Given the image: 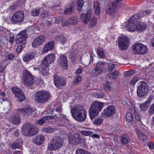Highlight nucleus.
<instances>
[{"label":"nucleus","mask_w":154,"mask_h":154,"mask_svg":"<svg viewBox=\"0 0 154 154\" xmlns=\"http://www.w3.org/2000/svg\"><path fill=\"white\" fill-rule=\"evenodd\" d=\"M73 117L77 121L82 122L84 121L86 117L85 110L84 107L79 105L75 106L71 109Z\"/></svg>","instance_id":"1"},{"label":"nucleus","mask_w":154,"mask_h":154,"mask_svg":"<svg viewBox=\"0 0 154 154\" xmlns=\"http://www.w3.org/2000/svg\"><path fill=\"white\" fill-rule=\"evenodd\" d=\"M63 144V141L62 138L57 137L52 138L48 143L47 149L48 150L54 151L60 149Z\"/></svg>","instance_id":"2"},{"label":"nucleus","mask_w":154,"mask_h":154,"mask_svg":"<svg viewBox=\"0 0 154 154\" xmlns=\"http://www.w3.org/2000/svg\"><path fill=\"white\" fill-rule=\"evenodd\" d=\"M50 94L47 91L43 90L39 91L35 94L34 100L39 103H44L48 101L50 98Z\"/></svg>","instance_id":"3"},{"label":"nucleus","mask_w":154,"mask_h":154,"mask_svg":"<svg viewBox=\"0 0 154 154\" xmlns=\"http://www.w3.org/2000/svg\"><path fill=\"white\" fill-rule=\"evenodd\" d=\"M103 104V103L96 101L92 103L89 109V115L91 119L98 115L102 109Z\"/></svg>","instance_id":"4"},{"label":"nucleus","mask_w":154,"mask_h":154,"mask_svg":"<svg viewBox=\"0 0 154 154\" xmlns=\"http://www.w3.org/2000/svg\"><path fill=\"white\" fill-rule=\"evenodd\" d=\"M39 131L38 128H35L33 125L29 123H26L23 126L21 132L26 136H32L37 134Z\"/></svg>","instance_id":"5"},{"label":"nucleus","mask_w":154,"mask_h":154,"mask_svg":"<svg viewBox=\"0 0 154 154\" xmlns=\"http://www.w3.org/2000/svg\"><path fill=\"white\" fill-rule=\"evenodd\" d=\"M107 63L103 61H99L95 67L92 70L91 74L93 76L96 77L103 73L106 69Z\"/></svg>","instance_id":"6"},{"label":"nucleus","mask_w":154,"mask_h":154,"mask_svg":"<svg viewBox=\"0 0 154 154\" xmlns=\"http://www.w3.org/2000/svg\"><path fill=\"white\" fill-rule=\"evenodd\" d=\"M149 91L147 84L145 82L142 81L140 82L137 88V94L139 97H142L147 94Z\"/></svg>","instance_id":"7"},{"label":"nucleus","mask_w":154,"mask_h":154,"mask_svg":"<svg viewBox=\"0 0 154 154\" xmlns=\"http://www.w3.org/2000/svg\"><path fill=\"white\" fill-rule=\"evenodd\" d=\"M132 49L133 53L135 54H143L148 51L146 47L140 43H135L132 46Z\"/></svg>","instance_id":"8"},{"label":"nucleus","mask_w":154,"mask_h":154,"mask_svg":"<svg viewBox=\"0 0 154 154\" xmlns=\"http://www.w3.org/2000/svg\"><path fill=\"white\" fill-rule=\"evenodd\" d=\"M129 40L128 38L125 36H121L118 41V46L122 50H126L128 48L129 45Z\"/></svg>","instance_id":"9"},{"label":"nucleus","mask_w":154,"mask_h":154,"mask_svg":"<svg viewBox=\"0 0 154 154\" xmlns=\"http://www.w3.org/2000/svg\"><path fill=\"white\" fill-rule=\"evenodd\" d=\"M23 82L24 85L27 86L33 85L34 84L35 80L33 75L27 70L24 72Z\"/></svg>","instance_id":"10"},{"label":"nucleus","mask_w":154,"mask_h":154,"mask_svg":"<svg viewBox=\"0 0 154 154\" xmlns=\"http://www.w3.org/2000/svg\"><path fill=\"white\" fill-rule=\"evenodd\" d=\"M28 37V35L26 30L21 31L16 36L15 40L16 43L19 44L22 43L25 45L26 43V39Z\"/></svg>","instance_id":"11"},{"label":"nucleus","mask_w":154,"mask_h":154,"mask_svg":"<svg viewBox=\"0 0 154 154\" xmlns=\"http://www.w3.org/2000/svg\"><path fill=\"white\" fill-rule=\"evenodd\" d=\"M120 7L119 4H118L114 1L108 6L106 9V13L110 15H113L117 12Z\"/></svg>","instance_id":"12"},{"label":"nucleus","mask_w":154,"mask_h":154,"mask_svg":"<svg viewBox=\"0 0 154 154\" xmlns=\"http://www.w3.org/2000/svg\"><path fill=\"white\" fill-rule=\"evenodd\" d=\"M79 49L74 45L73 47L68 51V53L69 54L72 62H74L77 58L79 52Z\"/></svg>","instance_id":"13"},{"label":"nucleus","mask_w":154,"mask_h":154,"mask_svg":"<svg viewBox=\"0 0 154 154\" xmlns=\"http://www.w3.org/2000/svg\"><path fill=\"white\" fill-rule=\"evenodd\" d=\"M24 19V14L23 11H19L15 13L12 17V21L15 23H21Z\"/></svg>","instance_id":"14"},{"label":"nucleus","mask_w":154,"mask_h":154,"mask_svg":"<svg viewBox=\"0 0 154 154\" xmlns=\"http://www.w3.org/2000/svg\"><path fill=\"white\" fill-rule=\"evenodd\" d=\"M11 90L12 92L14 93L18 101L21 102L25 99V97L20 89L14 87L11 88Z\"/></svg>","instance_id":"15"},{"label":"nucleus","mask_w":154,"mask_h":154,"mask_svg":"<svg viewBox=\"0 0 154 154\" xmlns=\"http://www.w3.org/2000/svg\"><path fill=\"white\" fill-rule=\"evenodd\" d=\"M69 143L72 145H77L80 142V135L78 133H75L73 135H68Z\"/></svg>","instance_id":"16"},{"label":"nucleus","mask_w":154,"mask_h":154,"mask_svg":"<svg viewBox=\"0 0 154 154\" xmlns=\"http://www.w3.org/2000/svg\"><path fill=\"white\" fill-rule=\"evenodd\" d=\"M116 112L114 106L112 105L108 106L103 110L102 112L103 116L109 117L114 115Z\"/></svg>","instance_id":"17"},{"label":"nucleus","mask_w":154,"mask_h":154,"mask_svg":"<svg viewBox=\"0 0 154 154\" xmlns=\"http://www.w3.org/2000/svg\"><path fill=\"white\" fill-rule=\"evenodd\" d=\"M154 97L153 96H150L148 98V100L145 102L143 103L140 104L139 108L140 111L144 112L146 110L152 100L154 99Z\"/></svg>","instance_id":"18"},{"label":"nucleus","mask_w":154,"mask_h":154,"mask_svg":"<svg viewBox=\"0 0 154 154\" xmlns=\"http://www.w3.org/2000/svg\"><path fill=\"white\" fill-rule=\"evenodd\" d=\"M46 37L43 35H40L36 38L32 43V46L33 48L37 47L38 46L41 45L44 42Z\"/></svg>","instance_id":"19"},{"label":"nucleus","mask_w":154,"mask_h":154,"mask_svg":"<svg viewBox=\"0 0 154 154\" xmlns=\"http://www.w3.org/2000/svg\"><path fill=\"white\" fill-rule=\"evenodd\" d=\"M54 84L56 86L59 87L61 86H64L66 85V81L63 78L59 77L57 75L53 76Z\"/></svg>","instance_id":"20"},{"label":"nucleus","mask_w":154,"mask_h":154,"mask_svg":"<svg viewBox=\"0 0 154 154\" xmlns=\"http://www.w3.org/2000/svg\"><path fill=\"white\" fill-rule=\"evenodd\" d=\"M55 54H49L45 57L42 61V63L43 65L47 67L55 59Z\"/></svg>","instance_id":"21"},{"label":"nucleus","mask_w":154,"mask_h":154,"mask_svg":"<svg viewBox=\"0 0 154 154\" xmlns=\"http://www.w3.org/2000/svg\"><path fill=\"white\" fill-rule=\"evenodd\" d=\"M134 113L136 120L139 122L140 124L144 125L147 122V119L144 117H143L138 112L137 109H134Z\"/></svg>","instance_id":"22"},{"label":"nucleus","mask_w":154,"mask_h":154,"mask_svg":"<svg viewBox=\"0 0 154 154\" xmlns=\"http://www.w3.org/2000/svg\"><path fill=\"white\" fill-rule=\"evenodd\" d=\"M58 62L62 68L67 69L68 66V60L66 56L64 55H60L58 60Z\"/></svg>","instance_id":"23"},{"label":"nucleus","mask_w":154,"mask_h":154,"mask_svg":"<svg viewBox=\"0 0 154 154\" xmlns=\"http://www.w3.org/2000/svg\"><path fill=\"white\" fill-rule=\"evenodd\" d=\"M34 110L32 107H28L23 109H17L18 112H19L23 115H26L27 116L31 114Z\"/></svg>","instance_id":"24"},{"label":"nucleus","mask_w":154,"mask_h":154,"mask_svg":"<svg viewBox=\"0 0 154 154\" xmlns=\"http://www.w3.org/2000/svg\"><path fill=\"white\" fill-rule=\"evenodd\" d=\"M45 140L44 136L42 135H38L34 137L32 139V143L37 145H41Z\"/></svg>","instance_id":"25"},{"label":"nucleus","mask_w":154,"mask_h":154,"mask_svg":"<svg viewBox=\"0 0 154 154\" xmlns=\"http://www.w3.org/2000/svg\"><path fill=\"white\" fill-rule=\"evenodd\" d=\"M131 19H129L128 22V23L126 25L127 29L130 32H134L136 30L137 25L135 22L133 21Z\"/></svg>","instance_id":"26"},{"label":"nucleus","mask_w":154,"mask_h":154,"mask_svg":"<svg viewBox=\"0 0 154 154\" xmlns=\"http://www.w3.org/2000/svg\"><path fill=\"white\" fill-rule=\"evenodd\" d=\"M91 17V13L90 10L87 11L86 14L82 13L80 16V18L83 23L85 24H87Z\"/></svg>","instance_id":"27"},{"label":"nucleus","mask_w":154,"mask_h":154,"mask_svg":"<svg viewBox=\"0 0 154 154\" xmlns=\"http://www.w3.org/2000/svg\"><path fill=\"white\" fill-rule=\"evenodd\" d=\"M19 113L17 110V113H14L11 116L10 120L13 124L17 125L20 123V115L18 114Z\"/></svg>","instance_id":"28"},{"label":"nucleus","mask_w":154,"mask_h":154,"mask_svg":"<svg viewBox=\"0 0 154 154\" xmlns=\"http://www.w3.org/2000/svg\"><path fill=\"white\" fill-rule=\"evenodd\" d=\"M54 41H51L46 44L42 51V53L43 54L48 51L52 50L54 47Z\"/></svg>","instance_id":"29"},{"label":"nucleus","mask_w":154,"mask_h":154,"mask_svg":"<svg viewBox=\"0 0 154 154\" xmlns=\"http://www.w3.org/2000/svg\"><path fill=\"white\" fill-rule=\"evenodd\" d=\"M36 53L35 52H31L25 54L23 57V60L24 62H29L30 60L34 59L36 56Z\"/></svg>","instance_id":"30"},{"label":"nucleus","mask_w":154,"mask_h":154,"mask_svg":"<svg viewBox=\"0 0 154 154\" xmlns=\"http://www.w3.org/2000/svg\"><path fill=\"white\" fill-rule=\"evenodd\" d=\"M23 141L20 138L17 139L14 143L11 145V147L13 149H20L22 145Z\"/></svg>","instance_id":"31"},{"label":"nucleus","mask_w":154,"mask_h":154,"mask_svg":"<svg viewBox=\"0 0 154 154\" xmlns=\"http://www.w3.org/2000/svg\"><path fill=\"white\" fill-rule=\"evenodd\" d=\"M146 27L147 25L146 24L143 23H140L137 25L136 30L139 32H141L145 30Z\"/></svg>","instance_id":"32"},{"label":"nucleus","mask_w":154,"mask_h":154,"mask_svg":"<svg viewBox=\"0 0 154 154\" xmlns=\"http://www.w3.org/2000/svg\"><path fill=\"white\" fill-rule=\"evenodd\" d=\"M119 72L117 71H115L109 74L107 76L110 80H116L119 76Z\"/></svg>","instance_id":"33"},{"label":"nucleus","mask_w":154,"mask_h":154,"mask_svg":"<svg viewBox=\"0 0 154 154\" xmlns=\"http://www.w3.org/2000/svg\"><path fill=\"white\" fill-rule=\"evenodd\" d=\"M94 8L95 13L98 15L100 14V8L98 3L97 2H95L94 4Z\"/></svg>","instance_id":"34"},{"label":"nucleus","mask_w":154,"mask_h":154,"mask_svg":"<svg viewBox=\"0 0 154 154\" xmlns=\"http://www.w3.org/2000/svg\"><path fill=\"white\" fill-rule=\"evenodd\" d=\"M122 144H127L129 142L130 139L128 136L125 135L121 137L120 140Z\"/></svg>","instance_id":"35"},{"label":"nucleus","mask_w":154,"mask_h":154,"mask_svg":"<svg viewBox=\"0 0 154 154\" xmlns=\"http://www.w3.org/2000/svg\"><path fill=\"white\" fill-rule=\"evenodd\" d=\"M50 118L48 116H44L42 118L39 119L37 123L40 125H42L46 121L49 120Z\"/></svg>","instance_id":"36"},{"label":"nucleus","mask_w":154,"mask_h":154,"mask_svg":"<svg viewBox=\"0 0 154 154\" xmlns=\"http://www.w3.org/2000/svg\"><path fill=\"white\" fill-rule=\"evenodd\" d=\"M55 130L54 128L51 127H44L42 129V131L45 133H51L54 132Z\"/></svg>","instance_id":"37"},{"label":"nucleus","mask_w":154,"mask_h":154,"mask_svg":"<svg viewBox=\"0 0 154 154\" xmlns=\"http://www.w3.org/2000/svg\"><path fill=\"white\" fill-rule=\"evenodd\" d=\"M97 54L98 56L100 58H103L105 57V54L103 52V48L99 47L97 49Z\"/></svg>","instance_id":"38"},{"label":"nucleus","mask_w":154,"mask_h":154,"mask_svg":"<svg viewBox=\"0 0 154 154\" xmlns=\"http://www.w3.org/2000/svg\"><path fill=\"white\" fill-rule=\"evenodd\" d=\"M74 8L73 7H69L66 8L64 10V13L67 15L72 14L73 12Z\"/></svg>","instance_id":"39"},{"label":"nucleus","mask_w":154,"mask_h":154,"mask_svg":"<svg viewBox=\"0 0 154 154\" xmlns=\"http://www.w3.org/2000/svg\"><path fill=\"white\" fill-rule=\"evenodd\" d=\"M97 22V18L95 17H92L90 21L89 27L90 28H92L96 25Z\"/></svg>","instance_id":"40"},{"label":"nucleus","mask_w":154,"mask_h":154,"mask_svg":"<svg viewBox=\"0 0 154 154\" xmlns=\"http://www.w3.org/2000/svg\"><path fill=\"white\" fill-rule=\"evenodd\" d=\"M133 118V113L131 112H128L126 114V120L127 122H130L132 120Z\"/></svg>","instance_id":"41"},{"label":"nucleus","mask_w":154,"mask_h":154,"mask_svg":"<svg viewBox=\"0 0 154 154\" xmlns=\"http://www.w3.org/2000/svg\"><path fill=\"white\" fill-rule=\"evenodd\" d=\"M84 2L83 0H77V5L78 9L79 11H82V9L83 5Z\"/></svg>","instance_id":"42"},{"label":"nucleus","mask_w":154,"mask_h":154,"mask_svg":"<svg viewBox=\"0 0 154 154\" xmlns=\"http://www.w3.org/2000/svg\"><path fill=\"white\" fill-rule=\"evenodd\" d=\"M103 121V119L101 118H97L93 122L95 125H100L102 124Z\"/></svg>","instance_id":"43"},{"label":"nucleus","mask_w":154,"mask_h":154,"mask_svg":"<svg viewBox=\"0 0 154 154\" xmlns=\"http://www.w3.org/2000/svg\"><path fill=\"white\" fill-rule=\"evenodd\" d=\"M76 154H91L85 150L82 149H79L76 151Z\"/></svg>","instance_id":"44"},{"label":"nucleus","mask_w":154,"mask_h":154,"mask_svg":"<svg viewBox=\"0 0 154 154\" xmlns=\"http://www.w3.org/2000/svg\"><path fill=\"white\" fill-rule=\"evenodd\" d=\"M78 21L77 18L73 17L70 18L69 22L70 24L72 25H75L77 23Z\"/></svg>","instance_id":"45"},{"label":"nucleus","mask_w":154,"mask_h":154,"mask_svg":"<svg viewBox=\"0 0 154 154\" xmlns=\"http://www.w3.org/2000/svg\"><path fill=\"white\" fill-rule=\"evenodd\" d=\"M103 88L106 91H109L111 90V87L109 82H106V83L104 84Z\"/></svg>","instance_id":"46"},{"label":"nucleus","mask_w":154,"mask_h":154,"mask_svg":"<svg viewBox=\"0 0 154 154\" xmlns=\"http://www.w3.org/2000/svg\"><path fill=\"white\" fill-rule=\"evenodd\" d=\"M139 79L137 76H135L130 81L129 84L132 85H134Z\"/></svg>","instance_id":"47"},{"label":"nucleus","mask_w":154,"mask_h":154,"mask_svg":"<svg viewBox=\"0 0 154 154\" xmlns=\"http://www.w3.org/2000/svg\"><path fill=\"white\" fill-rule=\"evenodd\" d=\"M14 57V55L12 54H8L6 55L5 58V60L6 61H7L9 60H12Z\"/></svg>","instance_id":"48"},{"label":"nucleus","mask_w":154,"mask_h":154,"mask_svg":"<svg viewBox=\"0 0 154 154\" xmlns=\"http://www.w3.org/2000/svg\"><path fill=\"white\" fill-rule=\"evenodd\" d=\"M105 95L103 93L97 92L94 94V96L96 98H102L104 97Z\"/></svg>","instance_id":"49"},{"label":"nucleus","mask_w":154,"mask_h":154,"mask_svg":"<svg viewBox=\"0 0 154 154\" xmlns=\"http://www.w3.org/2000/svg\"><path fill=\"white\" fill-rule=\"evenodd\" d=\"M40 13V11L38 9H35L32 10L31 11V15L36 16L39 15Z\"/></svg>","instance_id":"50"},{"label":"nucleus","mask_w":154,"mask_h":154,"mask_svg":"<svg viewBox=\"0 0 154 154\" xmlns=\"http://www.w3.org/2000/svg\"><path fill=\"white\" fill-rule=\"evenodd\" d=\"M81 133L83 135L85 136H88L92 134L93 133V131H82Z\"/></svg>","instance_id":"51"},{"label":"nucleus","mask_w":154,"mask_h":154,"mask_svg":"<svg viewBox=\"0 0 154 154\" xmlns=\"http://www.w3.org/2000/svg\"><path fill=\"white\" fill-rule=\"evenodd\" d=\"M138 137L143 141L146 140L147 138V136L142 132L139 135Z\"/></svg>","instance_id":"52"},{"label":"nucleus","mask_w":154,"mask_h":154,"mask_svg":"<svg viewBox=\"0 0 154 154\" xmlns=\"http://www.w3.org/2000/svg\"><path fill=\"white\" fill-rule=\"evenodd\" d=\"M149 113L150 115L154 113V103L151 105L149 109Z\"/></svg>","instance_id":"53"},{"label":"nucleus","mask_w":154,"mask_h":154,"mask_svg":"<svg viewBox=\"0 0 154 154\" xmlns=\"http://www.w3.org/2000/svg\"><path fill=\"white\" fill-rule=\"evenodd\" d=\"M81 80V76L80 75H78L75 78L73 81V83L74 84H77V83L80 82Z\"/></svg>","instance_id":"54"},{"label":"nucleus","mask_w":154,"mask_h":154,"mask_svg":"<svg viewBox=\"0 0 154 154\" xmlns=\"http://www.w3.org/2000/svg\"><path fill=\"white\" fill-rule=\"evenodd\" d=\"M139 16L137 14H135L130 19H131V20L133 21H134V22H135L139 18Z\"/></svg>","instance_id":"55"},{"label":"nucleus","mask_w":154,"mask_h":154,"mask_svg":"<svg viewBox=\"0 0 154 154\" xmlns=\"http://www.w3.org/2000/svg\"><path fill=\"white\" fill-rule=\"evenodd\" d=\"M115 64L112 63H110L108 65V70L110 71H111L113 69L115 66Z\"/></svg>","instance_id":"56"},{"label":"nucleus","mask_w":154,"mask_h":154,"mask_svg":"<svg viewBox=\"0 0 154 154\" xmlns=\"http://www.w3.org/2000/svg\"><path fill=\"white\" fill-rule=\"evenodd\" d=\"M60 21H61L62 25L63 26H66L69 23V22L66 19H61Z\"/></svg>","instance_id":"57"},{"label":"nucleus","mask_w":154,"mask_h":154,"mask_svg":"<svg viewBox=\"0 0 154 154\" xmlns=\"http://www.w3.org/2000/svg\"><path fill=\"white\" fill-rule=\"evenodd\" d=\"M60 43L64 45L65 41H66V38H65L64 36H61L60 38Z\"/></svg>","instance_id":"58"},{"label":"nucleus","mask_w":154,"mask_h":154,"mask_svg":"<svg viewBox=\"0 0 154 154\" xmlns=\"http://www.w3.org/2000/svg\"><path fill=\"white\" fill-rule=\"evenodd\" d=\"M134 73V71L133 70L127 71L125 73V75L127 76H130Z\"/></svg>","instance_id":"59"},{"label":"nucleus","mask_w":154,"mask_h":154,"mask_svg":"<svg viewBox=\"0 0 154 154\" xmlns=\"http://www.w3.org/2000/svg\"><path fill=\"white\" fill-rule=\"evenodd\" d=\"M148 146L151 150H152L154 149V144L152 142L149 143L148 144Z\"/></svg>","instance_id":"60"},{"label":"nucleus","mask_w":154,"mask_h":154,"mask_svg":"<svg viewBox=\"0 0 154 154\" xmlns=\"http://www.w3.org/2000/svg\"><path fill=\"white\" fill-rule=\"evenodd\" d=\"M23 48V46L21 45L18 46L16 49L17 51V52H19L21 51Z\"/></svg>","instance_id":"61"},{"label":"nucleus","mask_w":154,"mask_h":154,"mask_svg":"<svg viewBox=\"0 0 154 154\" xmlns=\"http://www.w3.org/2000/svg\"><path fill=\"white\" fill-rule=\"evenodd\" d=\"M143 13L144 15H146L149 14L151 12L149 10H145L144 11H143L142 12Z\"/></svg>","instance_id":"62"},{"label":"nucleus","mask_w":154,"mask_h":154,"mask_svg":"<svg viewBox=\"0 0 154 154\" xmlns=\"http://www.w3.org/2000/svg\"><path fill=\"white\" fill-rule=\"evenodd\" d=\"M14 135L17 137L19 136V131L18 130H17L15 131L14 133Z\"/></svg>","instance_id":"63"},{"label":"nucleus","mask_w":154,"mask_h":154,"mask_svg":"<svg viewBox=\"0 0 154 154\" xmlns=\"http://www.w3.org/2000/svg\"><path fill=\"white\" fill-rule=\"evenodd\" d=\"M14 36H12L10 37L9 41L10 43H12L14 42Z\"/></svg>","instance_id":"64"}]
</instances>
